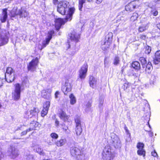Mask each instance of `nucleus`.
<instances>
[{
    "mask_svg": "<svg viewBox=\"0 0 160 160\" xmlns=\"http://www.w3.org/2000/svg\"><path fill=\"white\" fill-rule=\"evenodd\" d=\"M69 2L66 1H60L57 6V11L62 15H66L65 19L66 21H70L72 19L73 14L75 9L74 8H69L68 7Z\"/></svg>",
    "mask_w": 160,
    "mask_h": 160,
    "instance_id": "nucleus-1",
    "label": "nucleus"
},
{
    "mask_svg": "<svg viewBox=\"0 0 160 160\" xmlns=\"http://www.w3.org/2000/svg\"><path fill=\"white\" fill-rule=\"evenodd\" d=\"M102 155L103 160H112L114 157V152L109 146L105 147L102 152Z\"/></svg>",
    "mask_w": 160,
    "mask_h": 160,
    "instance_id": "nucleus-2",
    "label": "nucleus"
},
{
    "mask_svg": "<svg viewBox=\"0 0 160 160\" xmlns=\"http://www.w3.org/2000/svg\"><path fill=\"white\" fill-rule=\"evenodd\" d=\"M113 36V33L111 32H109L105 36V39L101 42V45L103 48L105 49L109 48L112 42Z\"/></svg>",
    "mask_w": 160,
    "mask_h": 160,
    "instance_id": "nucleus-3",
    "label": "nucleus"
},
{
    "mask_svg": "<svg viewBox=\"0 0 160 160\" xmlns=\"http://www.w3.org/2000/svg\"><path fill=\"white\" fill-rule=\"evenodd\" d=\"M110 143L115 148H120L121 146V141L119 138L114 133L111 134Z\"/></svg>",
    "mask_w": 160,
    "mask_h": 160,
    "instance_id": "nucleus-4",
    "label": "nucleus"
},
{
    "mask_svg": "<svg viewBox=\"0 0 160 160\" xmlns=\"http://www.w3.org/2000/svg\"><path fill=\"white\" fill-rule=\"evenodd\" d=\"M14 70L11 67L7 68L5 74L6 80L8 82H11L14 79Z\"/></svg>",
    "mask_w": 160,
    "mask_h": 160,
    "instance_id": "nucleus-5",
    "label": "nucleus"
},
{
    "mask_svg": "<svg viewBox=\"0 0 160 160\" xmlns=\"http://www.w3.org/2000/svg\"><path fill=\"white\" fill-rule=\"evenodd\" d=\"M139 61L141 62L142 68L146 72L149 73L152 68L151 62H148L147 64V61L145 58L143 57H140L139 58Z\"/></svg>",
    "mask_w": 160,
    "mask_h": 160,
    "instance_id": "nucleus-6",
    "label": "nucleus"
},
{
    "mask_svg": "<svg viewBox=\"0 0 160 160\" xmlns=\"http://www.w3.org/2000/svg\"><path fill=\"white\" fill-rule=\"evenodd\" d=\"M39 60L37 57L32 59L27 64V69L28 71L31 72L35 71L39 63Z\"/></svg>",
    "mask_w": 160,
    "mask_h": 160,
    "instance_id": "nucleus-7",
    "label": "nucleus"
},
{
    "mask_svg": "<svg viewBox=\"0 0 160 160\" xmlns=\"http://www.w3.org/2000/svg\"><path fill=\"white\" fill-rule=\"evenodd\" d=\"M21 87L19 83L15 85V89L12 92V97L15 100H18L20 98Z\"/></svg>",
    "mask_w": 160,
    "mask_h": 160,
    "instance_id": "nucleus-8",
    "label": "nucleus"
},
{
    "mask_svg": "<svg viewBox=\"0 0 160 160\" xmlns=\"http://www.w3.org/2000/svg\"><path fill=\"white\" fill-rule=\"evenodd\" d=\"M8 32L5 30H2L0 34V46L7 44L8 41Z\"/></svg>",
    "mask_w": 160,
    "mask_h": 160,
    "instance_id": "nucleus-9",
    "label": "nucleus"
},
{
    "mask_svg": "<svg viewBox=\"0 0 160 160\" xmlns=\"http://www.w3.org/2000/svg\"><path fill=\"white\" fill-rule=\"evenodd\" d=\"M80 38V34L75 30H74L69 35V40H70L71 42H73V44H75L78 42Z\"/></svg>",
    "mask_w": 160,
    "mask_h": 160,
    "instance_id": "nucleus-10",
    "label": "nucleus"
},
{
    "mask_svg": "<svg viewBox=\"0 0 160 160\" xmlns=\"http://www.w3.org/2000/svg\"><path fill=\"white\" fill-rule=\"evenodd\" d=\"M8 154L11 158L14 159L18 156L19 151L15 147L11 146L8 150Z\"/></svg>",
    "mask_w": 160,
    "mask_h": 160,
    "instance_id": "nucleus-11",
    "label": "nucleus"
},
{
    "mask_svg": "<svg viewBox=\"0 0 160 160\" xmlns=\"http://www.w3.org/2000/svg\"><path fill=\"white\" fill-rule=\"evenodd\" d=\"M88 70V65L85 63L81 67L79 70V77L81 79H84L87 75Z\"/></svg>",
    "mask_w": 160,
    "mask_h": 160,
    "instance_id": "nucleus-12",
    "label": "nucleus"
},
{
    "mask_svg": "<svg viewBox=\"0 0 160 160\" xmlns=\"http://www.w3.org/2000/svg\"><path fill=\"white\" fill-rule=\"evenodd\" d=\"M72 90L71 84L68 81H66L65 84L62 87V90L65 95H67L69 92H70Z\"/></svg>",
    "mask_w": 160,
    "mask_h": 160,
    "instance_id": "nucleus-13",
    "label": "nucleus"
},
{
    "mask_svg": "<svg viewBox=\"0 0 160 160\" xmlns=\"http://www.w3.org/2000/svg\"><path fill=\"white\" fill-rule=\"evenodd\" d=\"M138 7V5L137 4L136 2H132L126 6L125 9L127 11L131 12Z\"/></svg>",
    "mask_w": 160,
    "mask_h": 160,
    "instance_id": "nucleus-14",
    "label": "nucleus"
},
{
    "mask_svg": "<svg viewBox=\"0 0 160 160\" xmlns=\"http://www.w3.org/2000/svg\"><path fill=\"white\" fill-rule=\"evenodd\" d=\"M50 104V103L49 101H47L45 102L43 105V109L41 112L42 117H44L47 114Z\"/></svg>",
    "mask_w": 160,
    "mask_h": 160,
    "instance_id": "nucleus-15",
    "label": "nucleus"
},
{
    "mask_svg": "<svg viewBox=\"0 0 160 160\" xmlns=\"http://www.w3.org/2000/svg\"><path fill=\"white\" fill-rule=\"evenodd\" d=\"M52 92V90L50 89L43 90L41 92V96L44 98L49 99L51 98Z\"/></svg>",
    "mask_w": 160,
    "mask_h": 160,
    "instance_id": "nucleus-16",
    "label": "nucleus"
},
{
    "mask_svg": "<svg viewBox=\"0 0 160 160\" xmlns=\"http://www.w3.org/2000/svg\"><path fill=\"white\" fill-rule=\"evenodd\" d=\"M144 146V144L141 142L138 143L137 146V148L138 149L137 151L138 154L139 155H143L144 157L145 156V152L143 149Z\"/></svg>",
    "mask_w": 160,
    "mask_h": 160,
    "instance_id": "nucleus-17",
    "label": "nucleus"
},
{
    "mask_svg": "<svg viewBox=\"0 0 160 160\" xmlns=\"http://www.w3.org/2000/svg\"><path fill=\"white\" fill-rule=\"evenodd\" d=\"M70 152L71 155L74 157L79 155L81 154V151L78 148L75 147H71Z\"/></svg>",
    "mask_w": 160,
    "mask_h": 160,
    "instance_id": "nucleus-18",
    "label": "nucleus"
},
{
    "mask_svg": "<svg viewBox=\"0 0 160 160\" xmlns=\"http://www.w3.org/2000/svg\"><path fill=\"white\" fill-rule=\"evenodd\" d=\"M54 32L53 30H51L48 32V38L46 39V40L43 41L42 43V46L43 47H45L49 43L50 40L52 38V36L54 34Z\"/></svg>",
    "mask_w": 160,
    "mask_h": 160,
    "instance_id": "nucleus-19",
    "label": "nucleus"
},
{
    "mask_svg": "<svg viewBox=\"0 0 160 160\" xmlns=\"http://www.w3.org/2000/svg\"><path fill=\"white\" fill-rule=\"evenodd\" d=\"M64 22L63 19L58 18L55 20V27L57 30H58L61 28V26L64 24Z\"/></svg>",
    "mask_w": 160,
    "mask_h": 160,
    "instance_id": "nucleus-20",
    "label": "nucleus"
},
{
    "mask_svg": "<svg viewBox=\"0 0 160 160\" xmlns=\"http://www.w3.org/2000/svg\"><path fill=\"white\" fill-rule=\"evenodd\" d=\"M39 123L38 122L34 121H32L30 124V128L28 129V131H31L36 129V128L38 126Z\"/></svg>",
    "mask_w": 160,
    "mask_h": 160,
    "instance_id": "nucleus-21",
    "label": "nucleus"
},
{
    "mask_svg": "<svg viewBox=\"0 0 160 160\" xmlns=\"http://www.w3.org/2000/svg\"><path fill=\"white\" fill-rule=\"evenodd\" d=\"M7 9L5 8L3 10V12L1 16L0 17V20L2 22H4L6 21L8 17Z\"/></svg>",
    "mask_w": 160,
    "mask_h": 160,
    "instance_id": "nucleus-22",
    "label": "nucleus"
},
{
    "mask_svg": "<svg viewBox=\"0 0 160 160\" xmlns=\"http://www.w3.org/2000/svg\"><path fill=\"white\" fill-rule=\"evenodd\" d=\"M7 9L5 8L3 10V12L1 16L0 17V20L2 22H4L6 21L8 17Z\"/></svg>",
    "mask_w": 160,
    "mask_h": 160,
    "instance_id": "nucleus-23",
    "label": "nucleus"
},
{
    "mask_svg": "<svg viewBox=\"0 0 160 160\" xmlns=\"http://www.w3.org/2000/svg\"><path fill=\"white\" fill-rule=\"evenodd\" d=\"M97 79L91 76L89 78V84L90 86L93 88L96 87Z\"/></svg>",
    "mask_w": 160,
    "mask_h": 160,
    "instance_id": "nucleus-24",
    "label": "nucleus"
},
{
    "mask_svg": "<svg viewBox=\"0 0 160 160\" xmlns=\"http://www.w3.org/2000/svg\"><path fill=\"white\" fill-rule=\"evenodd\" d=\"M67 142L66 139L63 138H62L58 140L55 142V144L58 147H62Z\"/></svg>",
    "mask_w": 160,
    "mask_h": 160,
    "instance_id": "nucleus-25",
    "label": "nucleus"
},
{
    "mask_svg": "<svg viewBox=\"0 0 160 160\" xmlns=\"http://www.w3.org/2000/svg\"><path fill=\"white\" fill-rule=\"evenodd\" d=\"M155 56L153 63L155 64H157L160 62V51H157L155 53Z\"/></svg>",
    "mask_w": 160,
    "mask_h": 160,
    "instance_id": "nucleus-26",
    "label": "nucleus"
},
{
    "mask_svg": "<svg viewBox=\"0 0 160 160\" xmlns=\"http://www.w3.org/2000/svg\"><path fill=\"white\" fill-rule=\"evenodd\" d=\"M18 13V14H19L20 18L23 17L26 18L28 16V12H27L26 10L22 9V8L19 10V11Z\"/></svg>",
    "mask_w": 160,
    "mask_h": 160,
    "instance_id": "nucleus-27",
    "label": "nucleus"
},
{
    "mask_svg": "<svg viewBox=\"0 0 160 160\" xmlns=\"http://www.w3.org/2000/svg\"><path fill=\"white\" fill-rule=\"evenodd\" d=\"M59 117L64 122H66L68 120L69 116L67 115L64 112L62 111L59 114Z\"/></svg>",
    "mask_w": 160,
    "mask_h": 160,
    "instance_id": "nucleus-28",
    "label": "nucleus"
},
{
    "mask_svg": "<svg viewBox=\"0 0 160 160\" xmlns=\"http://www.w3.org/2000/svg\"><path fill=\"white\" fill-rule=\"evenodd\" d=\"M70 102V104L73 105L76 103V99L73 94H71L69 96Z\"/></svg>",
    "mask_w": 160,
    "mask_h": 160,
    "instance_id": "nucleus-29",
    "label": "nucleus"
},
{
    "mask_svg": "<svg viewBox=\"0 0 160 160\" xmlns=\"http://www.w3.org/2000/svg\"><path fill=\"white\" fill-rule=\"evenodd\" d=\"M148 28V24L146 23L144 24L139 26L138 28L139 32H142L146 30Z\"/></svg>",
    "mask_w": 160,
    "mask_h": 160,
    "instance_id": "nucleus-30",
    "label": "nucleus"
},
{
    "mask_svg": "<svg viewBox=\"0 0 160 160\" xmlns=\"http://www.w3.org/2000/svg\"><path fill=\"white\" fill-rule=\"evenodd\" d=\"M75 121L76 123V127H81V121L80 118L78 116H76L75 118Z\"/></svg>",
    "mask_w": 160,
    "mask_h": 160,
    "instance_id": "nucleus-31",
    "label": "nucleus"
},
{
    "mask_svg": "<svg viewBox=\"0 0 160 160\" xmlns=\"http://www.w3.org/2000/svg\"><path fill=\"white\" fill-rule=\"evenodd\" d=\"M132 67L136 69H139L140 68V64L137 61H134L132 64Z\"/></svg>",
    "mask_w": 160,
    "mask_h": 160,
    "instance_id": "nucleus-32",
    "label": "nucleus"
},
{
    "mask_svg": "<svg viewBox=\"0 0 160 160\" xmlns=\"http://www.w3.org/2000/svg\"><path fill=\"white\" fill-rule=\"evenodd\" d=\"M30 111L31 112V114L32 115V116H33L37 115L39 112V110L38 108H33L32 109L30 110Z\"/></svg>",
    "mask_w": 160,
    "mask_h": 160,
    "instance_id": "nucleus-33",
    "label": "nucleus"
},
{
    "mask_svg": "<svg viewBox=\"0 0 160 160\" xmlns=\"http://www.w3.org/2000/svg\"><path fill=\"white\" fill-rule=\"evenodd\" d=\"M36 151L40 155H42V156L45 155V153L43 152L42 150L38 146H37L36 147Z\"/></svg>",
    "mask_w": 160,
    "mask_h": 160,
    "instance_id": "nucleus-34",
    "label": "nucleus"
},
{
    "mask_svg": "<svg viewBox=\"0 0 160 160\" xmlns=\"http://www.w3.org/2000/svg\"><path fill=\"white\" fill-rule=\"evenodd\" d=\"M75 131L77 136L80 135L82 132L81 127H76Z\"/></svg>",
    "mask_w": 160,
    "mask_h": 160,
    "instance_id": "nucleus-35",
    "label": "nucleus"
},
{
    "mask_svg": "<svg viewBox=\"0 0 160 160\" xmlns=\"http://www.w3.org/2000/svg\"><path fill=\"white\" fill-rule=\"evenodd\" d=\"M19 10H16L15 9H13L11 12L10 16L12 17H15L17 15H19L18 14Z\"/></svg>",
    "mask_w": 160,
    "mask_h": 160,
    "instance_id": "nucleus-36",
    "label": "nucleus"
},
{
    "mask_svg": "<svg viewBox=\"0 0 160 160\" xmlns=\"http://www.w3.org/2000/svg\"><path fill=\"white\" fill-rule=\"evenodd\" d=\"M85 0H79L78 8L79 10L81 11L83 7V5L85 2Z\"/></svg>",
    "mask_w": 160,
    "mask_h": 160,
    "instance_id": "nucleus-37",
    "label": "nucleus"
},
{
    "mask_svg": "<svg viewBox=\"0 0 160 160\" xmlns=\"http://www.w3.org/2000/svg\"><path fill=\"white\" fill-rule=\"evenodd\" d=\"M22 84L26 87H28L29 86V83L28 79L27 78H25L24 80L23 81Z\"/></svg>",
    "mask_w": 160,
    "mask_h": 160,
    "instance_id": "nucleus-38",
    "label": "nucleus"
},
{
    "mask_svg": "<svg viewBox=\"0 0 160 160\" xmlns=\"http://www.w3.org/2000/svg\"><path fill=\"white\" fill-rule=\"evenodd\" d=\"M63 131L66 134H68L70 133V131L68 129V127L66 126H64L62 128Z\"/></svg>",
    "mask_w": 160,
    "mask_h": 160,
    "instance_id": "nucleus-39",
    "label": "nucleus"
},
{
    "mask_svg": "<svg viewBox=\"0 0 160 160\" xmlns=\"http://www.w3.org/2000/svg\"><path fill=\"white\" fill-rule=\"evenodd\" d=\"M138 17V15L136 13H133L132 16L131 17V21H134L136 20Z\"/></svg>",
    "mask_w": 160,
    "mask_h": 160,
    "instance_id": "nucleus-40",
    "label": "nucleus"
},
{
    "mask_svg": "<svg viewBox=\"0 0 160 160\" xmlns=\"http://www.w3.org/2000/svg\"><path fill=\"white\" fill-rule=\"evenodd\" d=\"M129 87L130 84L126 82L122 86V88H123L124 90H125L128 88Z\"/></svg>",
    "mask_w": 160,
    "mask_h": 160,
    "instance_id": "nucleus-41",
    "label": "nucleus"
},
{
    "mask_svg": "<svg viewBox=\"0 0 160 160\" xmlns=\"http://www.w3.org/2000/svg\"><path fill=\"white\" fill-rule=\"evenodd\" d=\"M119 58L117 56L115 57L113 61L114 64L115 65H117L119 64Z\"/></svg>",
    "mask_w": 160,
    "mask_h": 160,
    "instance_id": "nucleus-42",
    "label": "nucleus"
},
{
    "mask_svg": "<svg viewBox=\"0 0 160 160\" xmlns=\"http://www.w3.org/2000/svg\"><path fill=\"white\" fill-rule=\"evenodd\" d=\"M31 113L30 111H28L25 113L26 115L25 116V117L27 118H31L32 117V115L31 114Z\"/></svg>",
    "mask_w": 160,
    "mask_h": 160,
    "instance_id": "nucleus-43",
    "label": "nucleus"
},
{
    "mask_svg": "<svg viewBox=\"0 0 160 160\" xmlns=\"http://www.w3.org/2000/svg\"><path fill=\"white\" fill-rule=\"evenodd\" d=\"M51 137L54 139H57L58 138V135L55 133H52L50 134Z\"/></svg>",
    "mask_w": 160,
    "mask_h": 160,
    "instance_id": "nucleus-44",
    "label": "nucleus"
},
{
    "mask_svg": "<svg viewBox=\"0 0 160 160\" xmlns=\"http://www.w3.org/2000/svg\"><path fill=\"white\" fill-rule=\"evenodd\" d=\"M104 102V99L103 98H100L99 99V107L100 108L102 107Z\"/></svg>",
    "mask_w": 160,
    "mask_h": 160,
    "instance_id": "nucleus-45",
    "label": "nucleus"
},
{
    "mask_svg": "<svg viewBox=\"0 0 160 160\" xmlns=\"http://www.w3.org/2000/svg\"><path fill=\"white\" fill-rule=\"evenodd\" d=\"M151 13L154 16H156L158 15V12L156 9L152 10L151 11Z\"/></svg>",
    "mask_w": 160,
    "mask_h": 160,
    "instance_id": "nucleus-46",
    "label": "nucleus"
},
{
    "mask_svg": "<svg viewBox=\"0 0 160 160\" xmlns=\"http://www.w3.org/2000/svg\"><path fill=\"white\" fill-rule=\"evenodd\" d=\"M151 154L152 156L154 157H156L158 155L157 153L155 151H154L153 152H151Z\"/></svg>",
    "mask_w": 160,
    "mask_h": 160,
    "instance_id": "nucleus-47",
    "label": "nucleus"
},
{
    "mask_svg": "<svg viewBox=\"0 0 160 160\" xmlns=\"http://www.w3.org/2000/svg\"><path fill=\"white\" fill-rule=\"evenodd\" d=\"M30 131H28V129L26 131H24L23 132H22L21 133V136H23L25 135H26L27 133L28 132H30Z\"/></svg>",
    "mask_w": 160,
    "mask_h": 160,
    "instance_id": "nucleus-48",
    "label": "nucleus"
},
{
    "mask_svg": "<svg viewBox=\"0 0 160 160\" xmlns=\"http://www.w3.org/2000/svg\"><path fill=\"white\" fill-rule=\"evenodd\" d=\"M140 38L143 40H145L146 38V36L143 35H140Z\"/></svg>",
    "mask_w": 160,
    "mask_h": 160,
    "instance_id": "nucleus-49",
    "label": "nucleus"
},
{
    "mask_svg": "<svg viewBox=\"0 0 160 160\" xmlns=\"http://www.w3.org/2000/svg\"><path fill=\"white\" fill-rule=\"evenodd\" d=\"M109 63V62L107 59V58H106L104 59V63L105 66L107 65Z\"/></svg>",
    "mask_w": 160,
    "mask_h": 160,
    "instance_id": "nucleus-50",
    "label": "nucleus"
},
{
    "mask_svg": "<svg viewBox=\"0 0 160 160\" xmlns=\"http://www.w3.org/2000/svg\"><path fill=\"white\" fill-rule=\"evenodd\" d=\"M59 125V122L57 120H56L55 122V125L56 127H58Z\"/></svg>",
    "mask_w": 160,
    "mask_h": 160,
    "instance_id": "nucleus-51",
    "label": "nucleus"
},
{
    "mask_svg": "<svg viewBox=\"0 0 160 160\" xmlns=\"http://www.w3.org/2000/svg\"><path fill=\"white\" fill-rule=\"evenodd\" d=\"M3 80L0 78V88L2 85Z\"/></svg>",
    "mask_w": 160,
    "mask_h": 160,
    "instance_id": "nucleus-52",
    "label": "nucleus"
},
{
    "mask_svg": "<svg viewBox=\"0 0 160 160\" xmlns=\"http://www.w3.org/2000/svg\"><path fill=\"white\" fill-rule=\"evenodd\" d=\"M53 2L54 5H56L57 4H58L59 3V2H58V0H53Z\"/></svg>",
    "mask_w": 160,
    "mask_h": 160,
    "instance_id": "nucleus-53",
    "label": "nucleus"
},
{
    "mask_svg": "<svg viewBox=\"0 0 160 160\" xmlns=\"http://www.w3.org/2000/svg\"><path fill=\"white\" fill-rule=\"evenodd\" d=\"M59 92L58 91H57L56 92V93L55 94V98H57L58 97V96L59 94Z\"/></svg>",
    "mask_w": 160,
    "mask_h": 160,
    "instance_id": "nucleus-54",
    "label": "nucleus"
},
{
    "mask_svg": "<svg viewBox=\"0 0 160 160\" xmlns=\"http://www.w3.org/2000/svg\"><path fill=\"white\" fill-rule=\"evenodd\" d=\"M91 106V104L90 103H88L86 105V106L87 107V108H90Z\"/></svg>",
    "mask_w": 160,
    "mask_h": 160,
    "instance_id": "nucleus-55",
    "label": "nucleus"
},
{
    "mask_svg": "<svg viewBox=\"0 0 160 160\" xmlns=\"http://www.w3.org/2000/svg\"><path fill=\"white\" fill-rule=\"evenodd\" d=\"M125 129L126 130V132H127V133H128L129 134V135L130 136V134L129 133V131L128 130V128H127L126 127H125Z\"/></svg>",
    "mask_w": 160,
    "mask_h": 160,
    "instance_id": "nucleus-56",
    "label": "nucleus"
},
{
    "mask_svg": "<svg viewBox=\"0 0 160 160\" xmlns=\"http://www.w3.org/2000/svg\"><path fill=\"white\" fill-rule=\"evenodd\" d=\"M102 0H97L96 3L98 4H100L102 1Z\"/></svg>",
    "mask_w": 160,
    "mask_h": 160,
    "instance_id": "nucleus-57",
    "label": "nucleus"
},
{
    "mask_svg": "<svg viewBox=\"0 0 160 160\" xmlns=\"http://www.w3.org/2000/svg\"><path fill=\"white\" fill-rule=\"evenodd\" d=\"M146 50H151V47L148 46L146 47Z\"/></svg>",
    "mask_w": 160,
    "mask_h": 160,
    "instance_id": "nucleus-58",
    "label": "nucleus"
},
{
    "mask_svg": "<svg viewBox=\"0 0 160 160\" xmlns=\"http://www.w3.org/2000/svg\"><path fill=\"white\" fill-rule=\"evenodd\" d=\"M151 51H145V52L146 54H148L150 53Z\"/></svg>",
    "mask_w": 160,
    "mask_h": 160,
    "instance_id": "nucleus-59",
    "label": "nucleus"
},
{
    "mask_svg": "<svg viewBox=\"0 0 160 160\" xmlns=\"http://www.w3.org/2000/svg\"><path fill=\"white\" fill-rule=\"evenodd\" d=\"M68 49H70V47H71V42H69V43L68 44Z\"/></svg>",
    "mask_w": 160,
    "mask_h": 160,
    "instance_id": "nucleus-60",
    "label": "nucleus"
},
{
    "mask_svg": "<svg viewBox=\"0 0 160 160\" xmlns=\"http://www.w3.org/2000/svg\"><path fill=\"white\" fill-rule=\"evenodd\" d=\"M3 155H2V152L0 151V160H1V158H2Z\"/></svg>",
    "mask_w": 160,
    "mask_h": 160,
    "instance_id": "nucleus-61",
    "label": "nucleus"
},
{
    "mask_svg": "<svg viewBox=\"0 0 160 160\" xmlns=\"http://www.w3.org/2000/svg\"><path fill=\"white\" fill-rule=\"evenodd\" d=\"M157 27L159 29H160V23L157 25Z\"/></svg>",
    "mask_w": 160,
    "mask_h": 160,
    "instance_id": "nucleus-62",
    "label": "nucleus"
},
{
    "mask_svg": "<svg viewBox=\"0 0 160 160\" xmlns=\"http://www.w3.org/2000/svg\"><path fill=\"white\" fill-rule=\"evenodd\" d=\"M49 145H52V143H51V142H49Z\"/></svg>",
    "mask_w": 160,
    "mask_h": 160,
    "instance_id": "nucleus-63",
    "label": "nucleus"
},
{
    "mask_svg": "<svg viewBox=\"0 0 160 160\" xmlns=\"http://www.w3.org/2000/svg\"><path fill=\"white\" fill-rule=\"evenodd\" d=\"M28 160H32V158H29V159Z\"/></svg>",
    "mask_w": 160,
    "mask_h": 160,
    "instance_id": "nucleus-64",
    "label": "nucleus"
}]
</instances>
